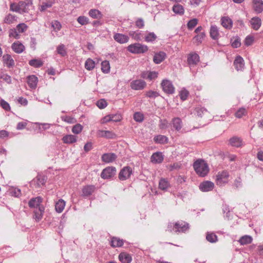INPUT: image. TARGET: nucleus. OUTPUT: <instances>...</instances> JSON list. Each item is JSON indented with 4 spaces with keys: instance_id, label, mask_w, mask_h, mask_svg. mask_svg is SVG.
Returning a JSON list of instances; mask_svg holds the SVG:
<instances>
[{
    "instance_id": "f257e3e1",
    "label": "nucleus",
    "mask_w": 263,
    "mask_h": 263,
    "mask_svg": "<svg viewBox=\"0 0 263 263\" xmlns=\"http://www.w3.org/2000/svg\"><path fill=\"white\" fill-rule=\"evenodd\" d=\"M193 167L196 173L200 177L205 176L209 171L208 164L202 159L196 160L193 164Z\"/></svg>"
},
{
    "instance_id": "f03ea898",
    "label": "nucleus",
    "mask_w": 263,
    "mask_h": 263,
    "mask_svg": "<svg viewBox=\"0 0 263 263\" xmlns=\"http://www.w3.org/2000/svg\"><path fill=\"white\" fill-rule=\"evenodd\" d=\"M127 49L130 53L141 54L146 52L148 50V47L146 45L140 43H134L129 45Z\"/></svg>"
},
{
    "instance_id": "7ed1b4c3",
    "label": "nucleus",
    "mask_w": 263,
    "mask_h": 263,
    "mask_svg": "<svg viewBox=\"0 0 263 263\" xmlns=\"http://www.w3.org/2000/svg\"><path fill=\"white\" fill-rule=\"evenodd\" d=\"M229 174L226 171L218 172L216 175V182L217 185L222 186L228 182Z\"/></svg>"
},
{
    "instance_id": "20e7f679",
    "label": "nucleus",
    "mask_w": 263,
    "mask_h": 263,
    "mask_svg": "<svg viewBox=\"0 0 263 263\" xmlns=\"http://www.w3.org/2000/svg\"><path fill=\"white\" fill-rule=\"evenodd\" d=\"M117 170L114 166H108L103 169L101 174V177L104 179H108L114 177L116 173Z\"/></svg>"
},
{
    "instance_id": "39448f33",
    "label": "nucleus",
    "mask_w": 263,
    "mask_h": 263,
    "mask_svg": "<svg viewBox=\"0 0 263 263\" xmlns=\"http://www.w3.org/2000/svg\"><path fill=\"white\" fill-rule=\"evenodd\" d=\"M189 229V224L183 221L175 222L173 226V230L175 232L184 233Z\"/></svg>"
},
{
    "instance_id": "423d86ee",
    "label": "nucleus",
    "mask_w": 263,
    "mask_h": 263,
    "mask_svg": "<svg viewBox=\"0 0 263 263\" xmlns=\"http://www.w3.org/2000/svg\"><path fill=\"white\" fill-rule=\"evenodd\" d=\"M163 90L167 94H173L175 92V87L171 81L168 80H163L161 82Z\"/></svg>"
},
{
    "instance_id": "0eeeda50",
    "label": "nucleus",
    "mask_w": 263,
    "mask_h": 263,
    "mask_svg": "<svg viewBox=\"0 0 263 263\" xmlns=\"http://www.w3.org/2000/svg\"><path fill=\"white\" fill-rule=\"evenodd\" d=\"M133 173L132 168L129 166L124 167L119 174V179L121 181L126 180L128 179Z\"/></svg>"
},
{
    "instance_id": "6e6552de",
    "label": "nucleus",
    "mask_w": 263,
    "mask_h": 263,
    "mask_svg": "<svg viewBox=\"0 0 263 263\" xmlns=\"http://www.w3.org/2000/svg\"><path fill=\"white\" fill-rule=\"evenodd\" d=\"M47 178L44 175H38L31 182V185L34 186L35 187H40L44 185L46 182Z\"/></svg>"
},
{
    "instance_id": "1a4fd4ad",
    "label": "nucleus",
    "mask_w": 263,
    "mask_h": 263,
    "mask_svg": "<svg viewBox=\"0 0 263 263\" xmlns=\"http://www.w3.org/2000/svg\"><path fill=\"white\" fill-rule=\"evenodd\" d=\"M32 0H25L18 2V6L21 9V13L28 12L30 8L32 7Z\"/></svg>"
},
{
    "instance_id": "9d476101",
    "label": "nucleus",
    "mask_w": 263,
    "mask_h": 263,
    "mask_svg": "<svg viewBox=\"0 0 263 263\" xmlns=\"http://www.w3.org/2000/svg\"><path fill=\"white\" fill-rule=\"evenodd\" d=\"M43 199L41 197H37L31 198L29 201L28 205L31 208L37 209L40 206H44L41 204Z\"/></svg>"
},
{
    "instance_id": "9b49d317",
    "label": "nucleus",
    "mask_w": 263,
    "mask_h": 263,
    "mask_svg": "<svg viewBox=\"0 0 263 263\" xmlns=\"http://www.w3.org/2000/svg\"><path fill=\"white\" fill-rule=\"evenodd\" d=\"M199 187L202 192H209L213 190L214 184L210 181H205L200 183Z\"/></svg>"
},
{
    "instance_id": "f8f14e48",
    "label": "nucleus",
    "mask_w": 263,
    "mask_h": 263,
    "mask_svg": "<svg viewBox=\"0 0 263 263\" xmlns=\"http://www.w3.org/2000/svg\"><path fill=\"white\" fill-rule=\"evenodd\" d=\"M146 83L141 80H136L130 83V87L133 89L141 90L146 86Z\"/></svg>"
},
{
    "instance_id": "ddd939ff",
    "label": "nucleus",
    "mask_w": 263,
    "mask_h": 263,
    "mask_svg": "<svg viewBox=\"0 0 263 263\" xmlns=\"http://www.w3.org/2000/svg\"><path fill=\"white\" fill-rule=\"evenodd\" d=\"M117 158L116 154L113 153H105L102 157V161L106 163L114 162Z\"/></svg>"
},
{
    "instance_id": "4468645a",
    "label": "nucleus",
    "mask_w": 263,
    "mask_h": 263,
    "mask_svg": "<svg viewBox=\"0 0 263 263\" xmlns=\"http://www.w3.org/2000/svg\"><path fill=\"white\" fill-rule=\"evenodd\" d=\"M229 143L232 146L239 147L242 145V140L240 137L234 136L229 139Z\"/></svg>"
},
{
    "instance_id": "2eb2a0df",
    "label": "nucleus",
    "mask_w": 263,
    "mask_h": 263,
    "mask_svg": "<svg viewBox=\"0 0 263 263\" xmlns=\"http://www.w3.org/2000/svg\"><path fill=\"white\" fill-rule=\"evenodd\" d=\"M114 39L116 42L120 44L126 43L129 40V37L127 35L118 33L115 34Z\"/></svg>"
},
{
    "instance_id": "dca6fc26",
    "label": "nucleus",
    "mask_w": 263,
    "mask_h": 263,
    "mask_svg": "<svg viewBox=\"0 0 263 263\" xmlns=\"http://www.w3.org/2000/svg\"><path fill=\"white\" fill-rule=\"evenodd\" d=\"M98 137H105L108 139H112L115 137V134L109 130H99L97 132Z\"/></svg>"
},
{
    "instance_id": "f3484780",
    "label": "nucleus",
    "mask_w": 263,
    "mask_h": 263,
    "mask_svg": "<svg viewBox=\"0 0 263 263\" xmlns=\"http://www.w3.org/2000/svg\"><path fill=\"white\" fill-rule=\"evenodd\" d=\"M199 61V57L196 53H190L187 58V62L190 65H195Z\"/></svg>"
},
{
    "instance_id": "a211bd4d",
    "label": "nucleus",
    "mask_w": 263,
    "mask_h": 263,
    "mask_svg": "<svg viewBox=\"0 0 263 263\" xmlns=\"http://www.w3.org/2000/svg\"><path fill=\"white\" fill-rule=\"evenodd\" d=\"M234 65L237 71L242 70L245 65L242 58L240 56L236 57L234 61Z\"/></svg>"
},
{
    "instance_id": "6ab92c4d",
    "label": "nucleus",
    "mask_w": 263,
    "mask_h": 263,
    "mask_svg": "<svg viewBox=\"0 0 263 263\" xmlns=\"http://www.w3.org/2000/svg\"><path fill=\"white\" fill-rule=\"evenodd\" d=\"M62 141L65 144H70L77 141V137L73 135H66L62 138Z\"/></svg>"
},
{
    "instance_id": "aec40b11",
    "label": "nucleus",
    "mask_w": 263,
    "mask_h": 263,
    "mask_svg": "<svg viewBox=\"0 0 263 263\" xmlns=\"http://www.w3.org/2000/svg\"><path fill=\"white\" fill-rule=\"evenodd\" d=\"M166 58V54L163 51L155 53L153 58V61L156 64L162 62Z\"/></svg>"
},
{
    "instance_id": "412c9836",
    "label": "nucleus",
    "mask_w": 263,
    "mask_h": 263,
    "mask_svg": "<svg viewBox=\"0 0 263 263\" xmlns=\"http://www.w3.org/2000/svg\"><path fill=\"white\" fill-rule=\"evenodd\" d=\"M95 190V186L92 185H86L82 189V195L88 197L92 194Z\"/></svg>"
},
{
    "instance_id": "4be33fe9",
    "label": "nucleus",
    "mask_w": 263,
    "mask_h": 263,
    "mask_svg": "<svg viewBox=\"0 0 263 263\" xmlns=\"http://www.w3.org/2000/svg\"><path fill=\"white\" fill-rule=\"evenodd\" d=\"M3 59L4 63L6 64L8 68H11L14 66V61L10 55L8 54L4 55Z\"/></svg>"
},
{
    "instance_id": "5701e85b",
    "label": "nucleus",
    "mask_w": 263,
    "mask_h": 263,
    "mask_svg": "<svg viewBox=\"0 0 263 263\" xmlns=\"http://www.w3.org/2000/svg\"><path fill=\"white\" fill-rule=\"evenodd\" d=\"M253 3L254 10L258 13H261L263 11L262 0H253Z\"/></svg>"
},
{
    "instance_id": "b1692460",
    "label": "nucleus",
    "mask_w": 263,
    "mask_h": 263,
    "mask_svg": "<svg viewBox=\"0 0 263 263\" xmlns=\"http://www.w3.org/2000/svg\"><path fill=\"white\" fill-rule=\"evenodd\" d=\"M38 81L37 78L34 75H31L27 77V83L31 88H35Z\"/></svg>"
},
{
    "instance_id": "393cba45",
    "label": "nucleus",
    "mask_w": 263,
    "mask_h": 263,
    "mask_svg": "<svg viewBox=\"0 0 263 263\" xmlns=\"http://www.w3.org/2000/svg\"><path fill=\"white\" fill-rule=\"evenodd\" d=\"M11 47L12 50L17 53H22L25 49L24 46L19 42L13 43Z\"/></svg>"
},
{
    "instance_id": "a878e982",
    "label": "nucleus",
    "mask_w": 263,
    "mask_h": 263,
    "mask_svg": "<svg viewBox=\"0 0 263 263\" xmlns=\"http://www.w3.org/2000/svg\"><path fill=\"white\" fill-rule=\"evenodd\" d=\"M151 159L153 163H160L163 161V157L161 153L157 152L152 155Z\"/></svg>"
},
{
    "instance_id": "bb28decb",
    "label": "nucleus",
    "mask_w": 263,
    "mask_h": 263,
    "mask_svg": "<svg viewBox=\"0 0 263 263\" xmlns=\"http://www.w3.org/2000/svg\"><path fill=\"white\" fill-rule=\"evenodd\" d=\"M119 259L122 263H130L132 258L129 254L123 252L119 254Z\"/></svg>"
},
{
    "instance_id": "cd10ccee",
    "label": "nucleus",
    "mask_w": 263,
    "mask_h": 263,
    "mask_svg": "<svg viewBox=\"0 0 263 263\" xmlns=\"http://www.w3.org/2000/svg\"><path fill=\"white\" fill-rule=\"evenodd\" d=\"M44 210V206H40L39 209L34 211V218L36 221H39L42 218Z\"/></svg>"
},
{
    "instance_id": "c85d7f7f",
    "label": "nucleus",
    "mask_w": 263,
    "mask_h": 263,
    "mask_svg": "<svg viewBox=\"0 0 263 263\" xmlns=\"http://www.w3.org/2000/svg\"><path fill=\"white\" fill-rule=\"evenodd\" d=\"M121 119V116L120 115H112L105 116L103 118V122H108L109 121L118 122Z\"/></svg>"
},
{
    "instance_id": "c756f323",
    "label": "nucleus",
    "mask_w": 263,
    "mask_h": 263,
    "mask_svg": "<svg viewBox=\"0 0 263 263\" xmlns=\"http://www.w3.org/2000/svg\"><path fill=\"white\" fill-rule=\"evenodd\" d=\"M252 27L255 30H257L261 24V19L258 17H253L251 21Z\"/></svg>"
},
{
    "instance_id": "7c9ffc66",
    "label": "nucleus",
    "mask_w": 263,
    "mask_h": 263,
    "mask_svg": "<svg viewBox=\"0 0 263 263\" xmlns=\"http://www.w3.org/2000/svg\"><path fill=\"white\" fill-rule=\"evenodd\" d=\"M172 122L174 128L177 131L180 130L182 127V122L180 118H173Z\"/></svg>"
},
{
    "instance_id": "2f4dec72",
    "label": "nucleus",
    "mask_w": 263,
    "mask_h": 263,
    "mask_svg": "<svg viewBox=\"0 0 263 263\" xmlns=\"http://www.w3.org/2000/svg\"><path fill=\"white\" fill-rule=\"evenodd\" d=\"M89 15L95 19H100L102 17V13L98 9H90L88 12Z\"/></svg>"
},
{
    "instance_id": "473e14b6",
    "label": "nucleus",
    "mask_w": 263,
    "mask_h": 263,
    "mask_svg": "<svg viewBox=\"0 0 263 263\" xmlns=\"http://www.w3.org/2000/svg\"><path fill=\"white\" fill-rule=\"evenodd\" d=\"M221 25L227 29H231L232 27V21L228 17H223L221 19Z\"/></svg>"
},
{
    "instance_id": "72a5a7b5",
    "label": "nucleus",
    "mask_w": 263,
    "mask_h": 263,
    "mask_svg": "<svg viewBox=\"0 0 263 263\" xmlns=\"http://www.w3.org/2000/svg\"><path fill=\"white\" fill-rule=\"evenodd\" d=\"M172 10L175 14L180 15H182L184 13L183 7L179 4L174 5L173 7Z\"/></svg>"
},
{
    "instance_id": "f704fd0d",
    "label": "nucleus",
    "mask_w": 263,
    "mask_h": 263,
    "mask_svg": "<svg viewBox=\"0 0 263 263\" xmlns=\"http://www.w3.org/2000/svg\"><path fill=\"white\" fill-rule=\"evenodd\" d=\"M210 36L214 40L218 39L219 37V30L215 25H212L210 28Z\"/></svg>"
},
{
    "instance_id": "c9c22d12",
    "label": "nucleus",
    "mask_w": 263,
    "mask_h": 263,
    "mask_svg": "<svg viewBox=\"0 0 263 263\" xmlns=\"http://www.w3.org/2000/svg\"><path fill=\"white\" fill-rule=\"evenodd\" d=\"M65 206V202L62 199H59L58 201L55 203V209L58 213H61Z\"/></svg>"
},
{
    "instance_id": "e433bc0d",
    "label": "nucleus",
    "mask_w": 263,
    "mask_h": 263,
    "mask_svg": "<svg viewBox=\"0 0 263 263\" xmlns=\"http://www.w3.org/2000/svg\"><path fill=\"white\" fill-rule=\"evenodd\" d=\"M111 246L116 247H120L123 245V241L117 237H112L110 242Z\"/></svg>"
},
{
    "instance_id": "4c0bfd02",
    "label": "nucleus",
    "mask_w": 263,
    "mask_h": 263,
    "mask_svg": "<svg viewBox=\"0 0 263 263\" xmlns=\"http://www.w3.org/2000/svg\"><path fill=\"white\" fill-rule=\"evenodd\" d=\"M252 238L249 235H245L242 236L239 240V243L242 245H245L251 243L252 241Z\"/></svg>"
},
{
    "instance_id": "58836bf2",
    "label": "nucleus",
    "mask_w": 263,
    "mask_h": 263,
    "mask_svg": "<svg viewBox=\"0 0 263 263\" xmlns=\"http://www.w3.org/2000/svg\"><path fill=\"white\" fill-rule=\"evenodd\" d=\"M154 140L156 143L164 144L167 142L168 138L163 135H158L154 137Z\"/></svg>"
},
{
    "instance_id": "ea45409f",
    "label": "nucleus",
    "mask_w": 263,
    "mask_h": 263,
    "mask_svg": "<svg viewBox=\"0 0 263 263\" xmlns=\"http://www.w3.org/2000/svg\"><path fill=\"white\" fill-rule=\"evenodd\" d=\"M54 3V0H46V2H42V5H41L40 10L41 11H44L47 8H50Z\"/></svg>"
},
{
    "instance_id": "a19ab883",
    "label": "nucleus",
    "mask_w": 263,
    "mask_h": 263,
    "mask_svg": "<svg viewBox=\"0 0 263 263\" xmlns=\"http://www.w3.org/2000/svg\"><path fill=\"white\" fill-rule=\"evenodd\" d=\"M206 239L211 242L215 243L217 241L218 238L217 236L214 233H210L208 232L206 236Z\"/></svg>"
},
{
    "instance_id": "79ce46f5",
    "label": "nucleus",
    "mask_w": 263,
    "mask_h": 263,
    "mask_svg": "<svg viewBox=\"0 0 263 263\" xmlns=\"http://www.w3.org/2000/svg\"><path fill=\"white\" fill-rule=\"evenodd\" d=\"M30 66L35 68H39L43 66V62L39 59H32L29 62Z\"/></svg>"
},
{
    "instance_id": "37998d69",
    "label": "nucleus",
    "mask_w": 263,
    "mask_h": 263,
    "mask_svg": "<svg viewBox=\"0 0 263 263\" xmlns=\"http://www.w3.org/2000/svg\"><path fill=\"white\" fill-rule=\"evenodd\" d=\"M170 186V184L167 180L165 179H160L159 183V187L162 190H166Z\"/></svg>"
},
{
    "instance_id": "c03bdc74",
    "label": "nucleus",
    "mask_w": 263,
    "mask_h": 263,
    "mask_svg": "<svg viewBox=\"0 0 263 263\" xmlns=\"http://www.w3.org/2000/svg\"><path fill=\"white\" fill-rule=\"evenodd\" d=\"M57 51L58 53L62 57H65L67 55V51L64 44L59 45L57 48Z\"/></svg>"
},
{
    "instance_id": "a18cd8bd",
    "label": "nucleus",
    "mask_w": 263,
    "mask_h": 263,
    "mask_svg": "<svg viewBox=\"0 0 263 263\" xmlns=\"http://www.w3.org/2000/svg\"><path fill=\"white\" fill-rule=\"evenodd\" d=\"M95 66V63L92 60L88 59L86 61L85 63V67L87 70H91L94 68Z\"/></svg>"
},
{
    "instance_id": "49530a36",
    "label": "nucleus",
    "mask_w": 263,
    "mask_h": 263,
    "mask_svg": "<svg viewBox=\"0 0 263 263\" xmlns=\"http://www.w3.org/2000/svg\"><path fill=\"white\" fill-rule=\"evenodd\" d=\"M101 69L104 73H107L110 71L109 63L107 61H103L101 63Z\"/></svg>"
},
{
    "instance_id": "de8ad7c7",
    "label": "nucleus",
    "mask_w": 263,
    "mask_h": 263,
    "mask_svg": "<svg viewBox=\"0 0 263 263\" xmlns=\"http://www.w3.org/2000/svg\"><path fill=\"white\" fill-rule=\"evenodd\" d=\"M205 36V34L204 32H201L194 37V42H195L197 45L201 44Z\"/></svg>"
},
{
    "instance_id": "09e8293b",
    "label": "nucleus",
    "mask_w": 263,
    "mask_h": 263,
    "mask_svg": "<svg viewBox=\"0 0 263 263\" xmlns=\"http://www.w3.org/2000/svg\"><path fill=\"white\" fill-rule=\"evenodd\" d=\"M157 38V36L154 32H151L145 36V41L147 42H153Z\"/></svg>"
},
{
    "instance_id": "8fccbe9b",
    "label": "nucleus",
    "mask_w": 263,
    "mask_h": 263,
    "mask_svg": "<svg viewBox=\"0 0 263 263\" xmlns=\"http://www.w3.org/2000/svg\"><path fill=\"white\" fill-rule=\"evenodd\" d=\"M77 21L81 25H85L89 23V19L85 16H80L78 17Z\"/></svg>"
},
{
    "instance_id": "3c124183",
    "label": "nucleus",
    "mask_w": 263,
    "mask_h": 263,
    "mask_svg": "<svg viewBox=\"0 0 263 263\" xmlns=\"http://www.w3.org/2000/svg\"><path fill=\"white\" fill-rule=\"evenodd\" d=\"M134 119L138 122H142L144 120L143 115L140 112H136L134 115Z\"/></svg>"
},
{
    "instance_id": "603ef678",
    "label": "nucleus",
    "mask_w": 263,
    "mask_h": 263,
    "mask_svg": "<svg viewBox=\"0 0 263 263\" xmlns=\"http://www.w3.org/2000/svg\"><path fill=\"white\" fill-rule=\"evenodd\" d=\"M16 20V16L11 14H8L5 18L4 22L7 24L12 23Z\"/></svg>"
},
{
    "instance_id": "864d4df0",
    "label": "nucleus",
    "mask_w": 263,
    "mask_h": 263,
    "mask_svg": "<svg viewBox=\"0 0 263 263\" xmlns=\"http://www.w3.org/2000/svg\"><path fill=\"white\" fill-rule=\"evenodd\" d=\"M247 114V110L245 108H239L235 113V117L238 118H241Z\"/></svg>"
},
{
    "instance_id": "5fc2aeb1",
    "label": "nucleus",
    "mask_w": 263,
    "mask_h": 263,
    "mask_svg": "<svg viewBox=\"0 0 263 263\" xmlns=\"http://www.w3.org/2000/svg\"><path fill=\"white\" fill-rule=\"evenodd\" d=\"M10 193L13 196L18 197L21 195V190L17 188H12L10 190Z\"/></svg>"
},
{
    "instance_id": "6e6d98bb",
    "label": "nucleus",
    "mask_w": 263,
    "mask_h": 263,
    "mask_svg": "<svg viewBox=\"0 0 263 263\" xmlns=\"http://www.w3.org/2000/svg\"><path fill=\"white\" fill-rule=\"evenodd\" d=\"M198 24V20L197 18H193L189 21L187 26L189 29L192 30Z\"/></svg>"
},
{
    "instance_id": "4d7b16f0",
    "label": "nucleus",
    "mask_w": 263,
    "mask_h": 263,
    "mask_svg": "<svg viewBox=\"0 0 263 263\" xmlns=\"http://www.w3.org/2000/svg\"><path fill=\"white\" fill-rule=\"evenodd\" d=\"M83 129V126L80 124H77L72 128V132L75 134L80 133Z\"/></svg>"
},
{
    "instance_id": "13d9d810",
    "label": "nucleus",
    "mask_w": 263,
    "mask_h": 263,
    "mask_svg": "<svg viewBox=\"0 0 263 263\" xmlns=\"http://www.w3.org/2000/svg\"><path fill=\"white\" fill-rule=\"evenodd\" d=\"M61 119L63 121L68 123H74L76 122V120L74 118L70 116H62Z\"/></svg>"
},
{
    "instance_id": "bf43d9fd",
    "label": "nucleus",
    "mask_w": 263,
    "mask_h": 263,
    "mask_svg": "<svg viewBox=\"0 0 263 263\" xmlns=\"http://www.w3.org/2000/svg\"><path fill=\"white\" fill-rule=\"evenodd\" d=\"M129 35H130L134 40L136 41H140L141 40V33L136 31H130L129 33Z\"/></svg>"
},
{
    "instance_id": "052dcab7",
    "label": "nucleus",
    "mask_w": 263,
    "mask_h": 263,
    "mask_svg": "<svg viewBox=\"0 0 263 263\" xmlns=\"http://www.w3.org/2000/svg\"><path fill=\"white\" fill-rule=\"evenodd\" d=\"M27 29V26L24 23L19 24L16 26V29L19 33L25 32Z\"/></svg>"
},
{
    "instance_id": "680f3d73",
    "label": "nucleus",
    "mask_w": 263,
    "mask_h": 263,
    "mask_svg": "<svg viewBox=\"0 0 263 263\" xmlns=\"http://www.w3.org/2000/svg\"><path fill=\"white\" fill-rule=\"evenodd\" d=\"M146 96L148 98H155L159 96V94L158 92L153 91V90H149L146 92L145 94Z\"/></svg>"
},
{
    "instance_id": "e2e57ef3",
    "label": "nucleus",
    "mask_w": 263,
    "mask_h": 263,
    "mask_svg": "<svg viewBox=\"0 0 263 263\" xmlns=\"http://www.w3.org/2000/svg\"><path fill=\"white\" fill-rule=\"evenodd\" d=\"M51 26L53 28L54 30L56 32L59 31L62 27L61 23L58 21H54L52 23Z\"/></svg>"
},
{
    "instance_id": "0e129e2a",
    "label": "nucleus",
    "mask_w": 263,
    "mask_h": 263,
    "mask_svg": "<svg viewBox=\"0 0 263 263\" xmlns=\"http://www.w3.org/2000/svg\"><path fill=\"white\" fill-rule=\"evenodd\" d=\"M0 78L8 84H11L12 82L11 77L6 73L2 74Z\"/></svg>"
},
{
    "instance_id": "69168bd1",
    "label": "nucleus",
    "mask_w": 263,
    "mask_h": 263,
    "mask_svg": "<svg viewBox=\"0 0 263 263\" xmlns=\"http://www.w3.org/2000/svg\"><path fill=\"white\" fill-rule=\"evenodd\" d=\"M96 104L99 108L103 109L107 106V104L104 99H101L97 101Z\"/></svg>"
},
{
    "instance_id": "338daca9",
    "label": "nucleus",
    "mask_w": 263,
    "mask_h": 263,
    "mask_svg": "<svg viewBox=\"0 0 263 263\" xmlns=\"http://www.w3.org/2000/svg\"><path fill=\"white\" fill-rule=\"evenodd\" d=\"M189 92L186 89H183L180 92V99L182 101H184L186 100L187 97L189 96Z\"/></svg>"
},
{
    "instance_id": "774afa93",
    "label": "nucleus",
    "mask_w": 263,
    "mask_h": 263,
    "mask_svg": "<svg viewBox=\"0 0 263 263\" xmlns=\"http://www.w3.org/2000/svg\"><path fill=\"white\" fill-rule=\"evenodd\" d=\"M10 10L21 13V9L18 6V3L17 4L15 3L11 4L10 6Z\"/></svg>"
}]
</instances>
